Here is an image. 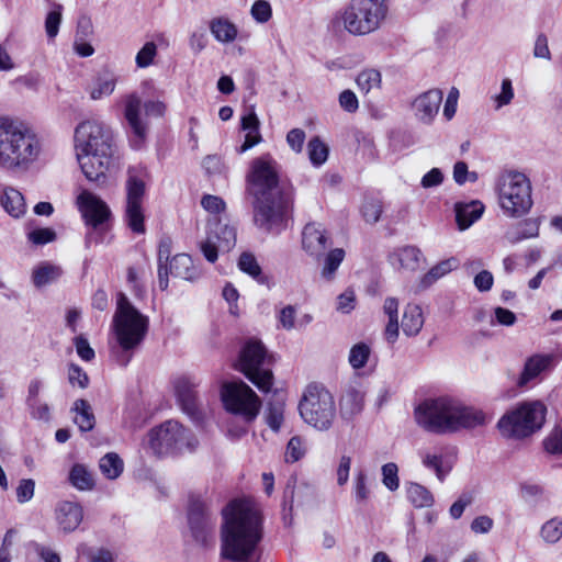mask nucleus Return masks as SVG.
I'll use <instances>...</instances> for the list:
<instances>
[{
  "label": "nucleus",
  "instance_id": "nucleus-1",
  "mask_svg": "<svg viewBox=\"0 0 562 562\" xmlns=\"http://www.w3.org/2000/svg\"><path fill=\"white\" fill-rule=\"evenodd\" d=\"M246 180L247 192L254 199L255 224L269 234L279 235L292 217L293 187L280 179L279 165L269 154L251 161Z\"/></svg>",
  "mask_w": 562,
  "mask_h": 562
},
{
  "label": "nucleus",
  "instance_id": "nucleus-2",
  "mask_svg": "<svg viewBox=\"0 0 562 562\" xmlns=\"http://www.w3.org/2000/svg\"><path fill=\"white\" fill-rule=\"evenodd\" d=\"M221 553L232 561H246L262 538V521L258 509L248 499H233L223 509Z\"/></svg>",
  "mask_w": 562,
  "mask_h": 562
},
{
  "label": "nucleus",
  "instance_id": "nucleus-3",
  "mask_svg": "<svg viewBox=\"0 0 562 562\" xmlns=\"http://www.w3.org/2000/svg\"><path fill=\"white\" fill-rule=\"evenodd\" d=\"M414 417L419 427L436 435L453 434L486 424L482 411L449 396L424 400L415 407Z\"/></svg>",
  "mask_w": 562,
  "mask_h": 562
},
{
  "label": "nucleus",
  "instance_id": "nucleus-4",
  "mask_svg": "<svg viewBox=\"0 0 562 562\" xmlns=\"http://www.w3.org/2000/svg\"><path fill=\"white\" fill-rule=\"evenodd\" d=\"M75 148L86 178L104 183L115 153L111 128L95 120L81 122L75 130Z\"/></svg>",
  "mask_w": 562,
  "mask_h": 562
},
{
  "label": "nucleus",
  "instance_id": "nucleus-5",
  "mask_svg": "<svg viewBox=\"0 0 562 562\" xmlns=\"http://www.w3.org/2000/svg\"><path fill=\"white\" fill-rule=\"evenodd\" d=\"M149 319L128 300L125 293L116 295V308L112 318L110 340L111 357L121 367H126L144 341Z\"/></svg>",
  "mask_w": 562,
  "mask_h": 562
},
{
  "label": "nucleus",
  "instance_id": "nucleus-6",
  "mask_svg": "<svg viewBox=\"0 0 562 562\" xmlns=\"http://www.w3.org/2000/svg\"><path fill=\"white\" fill-rule=\"evenodd\" d=\"M40 153V140L30 128L8 117H0V168L26 170Z\"/></svg>",
  "mask_w": 562,
  "mask_h": 562
},
{
  "label": "nucleus",
  "instance_id": "nucleus-7",
  "mask_svg": "<svg viewBox=\"0 0 562 562\" xmlns=\"http://www.w3.org/2000/svg\"><path fill=\"white\" fill-rule=\"evenodd\" d=\"M221 396L225 409L239 417L243 422V425L236 430L229 428L228 431L235 437L245 435L248 425L257 418L260 412V398L254 390L241 380L223 384Z\"/></svg>",
  "mask_w": 562,
  "mask_h": 562
},
{
  "label": "nucleus",
  "instance_id": "nucleus-8",
  "mask_svg": "<svg viewBox=\"0 0 562 562\" xmlns=\"http://www.w3.org/2000/svg\"><path fill=\"white\" fill-rule=\"evenodd\" d=\"M530 179L522 172L508 171L498 181L499 205L505 215L519 218L533 205Z\"/></svg>",
  "mask_w": 562,
  "mask_h": 562
},
{
  "label": "nucleus",
  "instance_id": "nucleus-9",
  "mask_svg": "<svg viewBox=\"0 0 562 562\" xmlns=\"http://www.w3.org/2000/svg\"><path fill=\"white\" fill-rule=\"evenodd\" d=\"M547 407L540 401L525 402L505 414L497 423L502 436L524 439L539 430L546 419Z\"/></svg>",
  "mask_w": 562,
  "mask_h": 562
},
{
  "label": "nucleus",
  "instance_id": "nucleus-10",
  "mask_svg": "<svg viewBox=\"0 0 562 562\" xmlns=\"http://www.w3.org/2000/svg\"><path fill=\"white\" fill-rule=\"evenodd\" d=\"M303 420L317 430H328L336 417L333 395L324 386L310 384L299 403Z\"/></svg>",
  "mask_w": 562,
  "mask_h": 562
},
{
  "label": "nucleus",
  "instance_id": "nucleus-11",
  "mask_svg": "<svg viewBox=\"0 0 562 562\" xmlns=\"http://www.w3.org/2000/svg\"><path fill=\"white\" fill-rule=\"evenodd\" d=\"M147 443L157 457L178 453L184 449L193 450L198 446L194 435L176 420H167L150 429Z\"/></svg>",
  "mask_w": 562,
  "mask_h": 562
},
{
  "label": "nucleus",
  "instance_id": "nucleus-12",
  "mask_svg": "<svg viewBox=\"0 0 562 562\" xmlns=\"http://www.w3.org/2000/svg\"><path fill=\"white\" fill-rule=\"evenodd\" d=\"M387 13L385 0H351L345 9V29L353 35H366L379 29Z\"/></svg>",
  "mask_w": 562,
  "mask_h": 562
},
{
  "label": "nucleus",
  "instance_id": "nucleus-13",
  "mask_svg": "<svg viewBox=\"0 0 562 562\" xmlns=\"http://www.w3.org/2000/svg\"><path fill=\"white\" fill-rule=\"evenodd\" d=\"M268 351L259 340L250 339L241 348L237 369L261 392H269L273 384Z\"/></svg>",
  "mask_w": 562,
  "mask_h": 562
},
{
  "label": "nucleus",
  "instance_id": "nucleus-14",
  "mask_svg": "<svg viewBox=\"0 0 562 562\" xmlns=\"http://www.w3.org/2000/svg\"><path fill=\"white\" fill-rule=\"evenodd\" d=\"M148 172L143 165L131 166L127 169L125 183V222L136 234L145 233L143 202L146 193Z\"/></svg>",
  "mask_w": 562,
  "mask_h": 562
},
{
  "label": "nucleus",
  "instance_id": "nucleus-15",
  "mask_svg": "<svg viewBox=\"0 0 562 562\" xmlns=\"http://www.w3.org/2000/svg\"><path fill=\"white\" fill-rule=\"evenodd\" d=\"M79 210L90 227L86 236V245H98L103 241V233L108 229L111 216L109 206L97 195L82 191L77 199Z\"/></svg>",
  "mask_w": 562,
  "mask_h": 562
},
{
  "label": "nucleus",
  "instance_id": "nucleus-16",
  "mask_svg": "<svg viewBox=\"0 0 562 562\" xmlns=\"http://www.w3.org/2000/svg\"><path fill=\"white\" fill-rule=\"evenodd\" d=\"M188 525L192 538L200 546L207 548L215 542L216 517L210 504L201 496H190Z\"/></svg>",
  "mask_w": 562,
  "mask_h": 562
},
{
  "label": "nucleus",
  "instance_id": "nucleus-17",
  "mask_svg": "<svg viewBox=\"0 0 562 562\" xmlns=\"http://www.w3.org/2000/svg\"><path fill=\"white\" fill-rule=\"evenodd\" d=\"M144 108L145 113L151 116H161L165 112V104L160 101H146L142 104V100L136 94H130L125 100L124 116L132 130L133 137L131 139L134 148H139L145 140L147 127L140 119V110Z\"/></svg>",
  "mask_w": 562,
  "mask_h": 562
},
{
  "label": "nucleus",
  "instance_id": "nucleus-18",
  "mask_svg": "<svg viewBox=\"0 0 562 562\" xmlns=\"http://www.w3.org/2000/svg\"><path fill=\"white\" fill-rule=\"evenodd\" d=\"M236 245V229L220 220L209 222L207 236L201 243V251L205 259L215 262L218 252H228Z\"/></svg>",
  "mask_w": 562,
  "mask_h": 562
},
{
  "label": "nucleus",
  "instance_id": "nucleus-19",
  "mask_svg": "<svg viewBox=\"0 0 562 562\" xmlns=\"http://www.w3.org/2000/svg\"><path fill=\"white\" fill-rule=\"evenodd\" d=\"M313 487L306 483L297 484L295 477H290L283 491L282 518L286 526L293 520L292 512L294 503L302 506L313 498Z\"/></svg>",
  "mask_w": 562,
  "mask_h": 562
},
{
  "label": "nucleus",
  "instance_id": "nucleus-20",
  "mask_svg": "<svg viewBox=\"0 0 562 562\" xmlns=\"http://www.w3.org/2000/svg\"><path fill=\"white\" fill-rule=\"evenodd\" d=\"M331 245L330 238L322 224L312 222L307 223L302 231V247L305 252L321 260L327 248Z\"/></svg>",
  "mask_w": 562,
  "mask_h": 562
},
{
  "label": "nucleus",
  "instance_id": "nucleus-21",
  "mask_svg": "<svg viewBox=\"0 0 562 562\" xmlns=\"http://www.w3.org/2000/svg\"><path fill=\"white\" fill-rule=\"evenodd\" d=\"M442 91L430 89L418 95L413 102L415 116L425 124H430L439 112L442 102Z\"/></svg>",
  "mask_w": 562,
  "mask_h": 562
},
{
  "label": "nucleus",
  "instance_id": "nucleus-22",
  "mask_svg": "<svg viewBox=\"0 0 562 562\" xmlns=\"http://www.w3.org/2000/svg\"><path fill=\"white\" fill-rule=\"evenodd\" d=\"M83 519L80 504L63 501L56 506V520L64 532L75 531Z\"/></svg>",
  "mask_w": 562,
  "mask_h": 562
},
{
  "label": "nucleus",
  "instance_id": "nucleus-23",
  "mask_svg": "<svg viewBox=\"0 0 562 562\" xmlns=\"http://www.w3.org/2000/svg\"><path fill=\"white\" fill-rule=\"evenodd\" d=\"M177 398L182 411L192 419L199 420L201 413L198 407L196 392L194 384L188 378H181L176 383Z\"/></svg>",
  "mask_w": 562,
  "mask_h": 562
},
{
  "label": "nucleus",
  "instance_id": "nucleus-24",
  "mask_svg": "<svg viewBox=\"0 0 562 562\" xmlns=\"http://www.w3.org/2000/svg\"><path fill=\"white\" fill-rule=\"evenodd\" d=\"M423 260L420 249L411 245L396 248L390 256L393 266L408 271H416Z\"/></svg>",
  "mask_w": 562,
  "mask_h": 562
},
{
  "label": "nucleus",
  "instance_id": "nucleus-25",
  "mask_svg": "<svg viewBox=\"0 0 562 562\" xmlns=\"http://www.w3.org/2000/svg\"><path fill=\"white\" fill-rule=\"evenodd\" d=\"M170 274L187 281H195L201 277V270L193 263L191 256L178 254L168 266Z\"/></svg>",
  "mask_w": 562,
  "mask_h": 562
},
{
  "label": "nucleus",
  "instance_id": "nucleus-26",
  "mask_svg": "<svg viewBox=\"0 0 562 562\" xmlns=\"http://www.w3.org/2000/svg\"><path fill=\"white\" fill-rule=\"evenodd\" d=\"M454 210L457 224L461 231H464L482 216L484 205L479 200L469 203L458 202Z\"/></svg>",
  "mask_w": 562,
  "mask_h": 562
},
{
  "label": "nucleus",
  "instance_id": "nucleus-27",
  "mask_svg": "<svg viewBox=\"0 0 562 562\" xmlns=\"http://www.w3.org/2000/svg\"><path fill=\"white\" fill-rule=\"evenodd\" d=\"M539 221L537 218H526L512 225L505 233V239L515 245L524 239L533 238L539 235Z\"/></svg>",
  "mask_w": 562,
  "mask_h": 562
},
{
  "label": "nucleus",
  "instance_id": "nucleus-28",
  "mask_svg": "<svg viewBox=\"0 0 562 562\" xmlns=\"http://www.w3.org/2000/svg\"><path fill=\"white\" fill-rule=\"evenodd\" d=\"M0 204L12 217L19 218L25 214L26 204L23 194L12 188L5 187L0 195Z\"/></svg>",
  "mask_w": 562,
  "mask_h": 562
},
{
  "label": "nucleus",
  "instance_id": "nucleus-29",
  "mask_svg": "<svg viewBox=\"0 0 562 562\" xmlns=\"http://www.w3.org/2000/svg\"><path fill=\"white\" fill-rule=\"evenodd\" d=\"M458 260L454 257L442 260L432 268L429 269L427 273H425L417 285V291H425L430 288L435 282H437L440 278L445 277L452 270L457 269Z\"/></svg>",
  "mask_w": 562,
  "mask_h": 562
},
{
  "label": "nucleus",
  "instance_id": "nucleus-30",
  "mask_svg": "<svg viewBox=\"0 0 562 562\" xmlns=\"http://www.w3.org/2000/svg\"><path fill=\"white\" fill-rule=\"evenodd\" d=\"M68 481L71 486L81 492L91 491L95 485L93 473L81 463H76L71 467Z\"/></svg>",
  "mask_w": 562,
  "mask_h": 562
},
{
  "label": "nucleus",
  "instance_id": "nucleus-31",
  "mask_svg": "<svg viewBox=\"0 0 562 562\" xmlns=\"http://www.w3.org/2000/svg\"><path fill=\"white\" fill-rule=\"evenodd\" d=\"M424 316L420 306L407 304L402 317V329L406 336H416L423 328Z\"/></svg>",
  "mask_w": 562,
  "mask_h": 562
},
{
  "label": "nucleus",
  "instance_id": "nucleus-32",
  "mask_svg": "<svg viewBox=\"0 0 562 562\" xmlns=\"http://www.w3.org/2000/svg\"><path fill=\"white\" fill-rule=\"evenodd\" d=\"M364 395L357 389H349L340 398V413L346 419L352 418L363 408Z\"/></svg>",
  "mask_w": 562,
  "mask_h": 562
},
{
  "label": "nucleus",
  "instance_id": "nucleus-33",
  "mask_svg": "<svg viewBox=\"0 0 562 562\" xmlns=\"http://www.w3.org/2000/svg\"><path fill=\"white\" fill-rule=\"evenodd\" d=\"M72 411L76 413L74 422L81 431L86 432L93 429L95 418L88 401L83 398L77 400L74 403Z\"/></svg>",
  "mask_w": 562,
  "mask_h": 562
},
{
  "label": "nucleus",
  "instance_id": "nucleus-34",
  "mask_svg": "<svg viewBox=\"0 0 562 562\" xmlns=\"http://www.w3.org/2000/svg\"><path fill=\"white\" fill-rule=\"evenodd\" d=\"M550 361L551 358L549 356L530 357L525 363L518 384L524 386L537 378L549 366Z\"/></svg>",
  "mask_w": 562,
  "mask_h": 562
},
{
  "label": "nucleus",
  "instance_id": "nucleus-35",
  "mask_svg": "<svg viewBox=\"0 0 562 562\" xmlns=\"http://www.w3.org/2000/svg\"><path fill=\"white\" fill-rule=\"evenodd\" d=\"M213 36L222 43H231L237 36V27L225 18H215L210 23Z\"/></svg>",
  "mask_w": 562,
  "mask_h": 562
},
{
  "label": "nucleus",
  "instance_id": "nucleus-36",
  "mask_svg": "<svg viewBox=\"0 0 562 562\" xmlns=\"http://www.w3.org/2000/svg\"><path fill=\"white\" fill-rule=\"evenodd\" d=\"M99 468L106 479L115 480L122 474L124 463L119 454L110 452L100 459Z\"/></svg>",
  "mask_w": 562,
  "mask_h": 562
},
{
  "label": "nucleus",
  "instance_id": "nucleus-37",
  "mask_svg": "<svg viewBox=\"0 0 562 562\" xmlns=\"http://www.w3.org/2000/svg\"><path fill=\"white\" fill-rule=\"evenodd\" d=\"M407 498L416 508L430 507L434 504L431 493L423 485L409 483L406 487Z\"/></svg>",
  "mask_w": 562,
  "mask_h": 562
},
{
  "label": "nucleus",
  "instance_id": "nucleus-38",
  "mask_svg": "<svg viewBox=\"0 0 562 562\" xmlns=\"http://www.w3.org/2000/svg\"><path fill=\"white\" fill-rule=\"evenodd\" d=\"M114 88L115 78L112 74L108 71L99 74L90 90V97L93 100H99L103 97L110 95L114 91Z\"/></svg>",
  "mask_w": 562,
  "mask_h": 562
},
{
  "label": "nucleus",
  "instance_id": "nucleus-39",
  "mask_svg": "<svg viewBox=\"0 0 562 562\" xmlns=\"http://www.w3.org/2000/svg\"><path fill=\"white\" fill-rule=\"evenodd\" d=\"M61 274V269L50 263L38 266L32 274L33 283L37 288H42L57 280Z\"/></svg>",
  "mask_w": 562,
  "mask_h": 562
},
{
  "label": "nucleus",
  "instance_id": "nucleus-40",
  "mask_svg": "<svg viewBox=\"0 0 562 562\" xmlns=\"http://www.w3.org/2000/svg\"><path fill=\"white\" fill-rule=\"evenodd\" d=\"M371 348L368 344L360 341L355 344L349 351L348 362L355 370L364 368L370 359Z\"/></svg>",
  "mask_w": 562,
  "mask_h": 562
},
{
  "label": "nucleus",
  "instance_id": "nucleus-41",
  "mask_svg": "<svg viewBox=\"0 0 562 562\" xmlns=\"http://www.w3.org/2000/svg\"><path fill=\"white\" fill-rule=\"evenodd\" d=\"M239 269L256 279L259 283L266 284L267 278L261 273V268L255 256L250 252H243L238 260Z\"/></svg>",
  "mask_w": 562,
  "mask_h": 562
},
{
  "label": "nucleus",
  "instance_id": "nucleus-42",
  "mask_svg": "<svg viewBox=\"0 0 562 562\" xmlns=\"http://www.w3.org/2000/svg\"><path fill=\"white\" fill-rule=\"evenodd\" d=\"M323 258L324 267L322 269V277L326 280H331L345 258V250L342 248L331 249L326 256L324 255Z\"/></svg>",
  "mask_w": 562,
  "mask_h": 562
},
{
  "label": "nucleus",
  "instance_id": "nucleus-43",
  "mask_svg": "<svg viewBox=\"0 0 562 562\" xmlns=\"http://www.w3.org/2000/svg\"><path fill=\"white\" fill-rule=\"evenodd\" d=\"M540 536L549 544L560 541L562 538V519L554 517L546 521L540 529Z\"/></svg>",
  "mask_w": 562,
  "mask_h": 562
},
{
  "label": "nucleus",
  "instance_id": "nucleus-44",
  "mask_svg": "<svg viewBox=\"0 0 562 562\" xmlns=\"http://www.w3.org/2000/svg\"><path fill=\"white\" fill-rule=\"evenodd\" d=\"M308 157L314 166L323 165L328 157V147L318 136L313 137L307 144Z\"/></svg>",
  "mask_w": 562,
  "mask_h": 562
},
{
  "label": "nucleus",
  "instance_id": "nucleus-45",
  "mask_svg": "<svg viewBox=\"0 0 562 562\" xmlns=\"http://www.w3.org/2000/svg\"><path fill=\"white\" fill-rule=\"evenodd\" d=\"M356 81L360 90L368 93L372 89L380 87L381 74L376 69H366L358 75Z\"/></svg>",
  "mask_w": 562,
  "mask_h": 562
},
{
  "label": "nucleus",
  "instance_id": "nucleus-46",
  "mask_svg": "<svg viewBox=\"0 0 562 562\" xmlns=\"http://www.w3.org/2000/svg\"><path fill=\"white\" fill-rule=\"evenodd\" d=\"M82 548V554L87 557L88 562H115V554L108 548Z\"/></svg>",
  "mask_w": 562,
  "mask_h": 562
},
{
  "label": "nucleus",
  "instance_id": "nucleus-47",
  "mask_svg": "<svg viewBox=\"0 0 562 562\" xmlns=\"http://www.w3.org/2000/svg\"><path fill=\"white\" fill-rule=\"evenodd\" d=\"M266 423L273 431L280 430L283 423V404H269L266 413Z\"/></svg>",
  "mask_w": 562,
  "mask_h": 562
},
{
  "label": "nucleus",
  "instance_id": "nucleus-48",
  "mask_svg": "<svg viewBox=\"0 0 562 562\" xmlns=\"http://www.w3.org/2000/svg\"><path fill=\"white\" fill-rule=\"evenodd\" d=\"M27 239L35 246H43L56 239V232L49 227L35 228L27 233Z\"/></svg>",
  "mask_w": 562,
  "mask_h": 562
},
{
  "label": "nucleus",
  "instance_id": "nucleus-49",
  "mask_svg": "<svg viewBox=\"0 0 562 562\" xmlns=\"http://www.w3.org/2000/svg\"><path fill=\"white\" fill-rule=\"evenodd\" d=\"M305 447L303 439L299 436L292 437L286 446L285 450V461L286 462H296L305 454Z\"/></svg>",
  "mask_w": 562,
  "mask_h": 562
},
{
  "label": "nucleus",
  "instance_id": "nucleus-50",
  "mask_svg": "<svg viewBox=\"0 0 562 562\" xmlns=\"http://www.w3.org/2000/svg\"><path fill=\"white\" fill-rule=\"evenodd\" d=\"M61 9L63 7L58 4L56 10L48 12L46 15L45 31L48 38H55L58 34L61 22Z\"/></svg>",
  "mask_w": 562,
  "mask_h": 562
},
{
  "label": "nucleus",
  "instance_id": "nucleus-51",
  "mask_svg": "<svg viewBox=\"0 0 562 562\" xmlns=\"http://www.w3.org/2000/svg\"><path fill=\"white\" fill-rule=\"evenodd\" d=\"M514 89L513 83L509 78H505L502 81L501 92L494 97V100L496 102L495 109L498 110L505 105H508L512 100L514 99Z\"/></svg>",
  "mask_w": 562,
  "mask_h": 562
},
{
  "label": "nucleus",
  "instance_id": "nucleus-52",
  "mask_svg": "<svg viewBox=\"0 0 562 562\" xmlns=\"http://www.w3.org/2000/svg\"><path fill=\"white\" fill-rule=\"evenodd\" d=\"M397 465L393 462L386 463L382 467V475H383V484L390 491H396L400 485L398 476H397Z\"/></svg>",
  "mask_w": 562,
  "mask_h": 562
},
{
  "label": "nucleus",
  "instance_id": "nucleus-53",
  "mask_svg": "<svg viewBox=\"0 0 562 562\" xmlns=\"http://www.w3.org/2000/svg\"><path fill=\"white\" fill-rule=\"evenodd\" d=\"M157 54V46L154 42H147L136 55V65L140 68L148 67Z\"/></svg>",
  "mask_w": 562,
  "mask_h": 562
},
{
  "label": "nucleus",
  "instance_id": "nucleus-54",
  "mask_svg": "<svg viewBox=\"0 0 562 562\" xmlns=\"http://www.w3.org/2000/svg\"><path fill=\"white\" fill-rule=\"evenodd\" d=\"M68 381L72 386L86 389L89 385V376L78 364L71 363L68 368Z\"/></svg>",
  "mask_w": 562,
  "mask_h": 562
},
{
  "label": "nucleus",
  "instance_id": "nucleus-55",
  "mask_svg": "<svg viewBox=\"0 0 562 562\" xmlns=\"http://www.w3.org/2000/svg\"><path fill=\"white\" fill-rule=\"evenodd\" d=\"M251 16L259 23H266L270 20L272 10L268 1L257 0L251 7Z\"/></svg>",
  "mask_w": 562,
  "mask_h": 562
},
{
  "label": "nucleus",
  "instance_id": "nucleus-56",
  "mask_svg": "<svg viewBox=\"0 0 562 562\" xmlns=\"http://www.w3.org/2000/svg\"><path fill=\"white\" fill-rule=\"evenodd\" d=\"M296 308L293 305H286L278 314V322L285 330H291L295 327Z\"/></svg>",
  "mask_w": 562,
  "mask_h": 562
},
{
  "label": "nucleus",
  "instance_id": "nucleus-57",
  "mask_svg": "<svg viewBox=\"0 0 562 562\" xmlns=\"http://www.w3.org/2000/svg\"><path fill=\"white\" fill-rule=\"evenodd\" d=\"M369 488L367 487V475L363 471H359L355 477V498L357 503H363L369 497Z\"/></svg>",
  "mask_w": 562,
  "mask_h": 562
},
{
  "label": "nucleus",
  "instance_id": "nucleus-58",
  "mask_svg": "<svg viewBox=\"0 0 562 562\" xmlns=\"http://www.w3.org/2000/svg\"><path fill=\"white\" fill-rule=\"evenodd\" d=\"M356 306V294L351 289H347L337 297V310L341 313L348 314Z\"/></svg>",
  "mask_w": 562,
  "mask_h": 562
},
{
  "label": "nucleus",
  "instance_id": "nucleus-59",
  "mask_svg": "<svg viewBox=\"0 0 562 562\" xmlns=\"http://www.w3.org/2000/svg\"><path fill=\"white\" fill-rule=\"evenodd\" d=\"M362 214L368 223H376L382 214V205L379 201H369L362 206Z\"/></svg>",
  "mask_w": 562,
  "mask_h": 562
},
{
  "label": "nucleus",
  "instance_id": "nucleus-60",
  "mask_svg": "<svg viewBox=\"0 0 562 562\" xmlns=\"http://www.w3.org/2000/svg\"><path fill=\"white\" fill-rule=\"evenodd\" d=\"M35 483L31 479H24L20 481L16 487V499L23 504L29 502L34 495Z\"/></svg>",
  "mask_w": 562,
  "mask_h": 562
},
{
  "label": "nucleus",
  "instance_id": "nucleus-61",
  "mask_svg": "<svg viewBox=\"0 0 562 562\" xmlns=\"http://www.w3.org/2000/svg\"><path fill=\"white\" fill-rule=\"evenodd\" d=\"M74 345L78 356L85 360L90 361L94 358V350L90 347L88 339L82 335L75 337Z\"/></svg>",
  "mask_w": 562,
  "mask_h": 562
},
{
  "label": "nucleus",
  "instance_id": "nucleus-62",
  "mask_svg": "<svg viewBox=\"0 0 562 562\" xmlns=\"http://www.w3.org/2000/svg\"><path fill=\"white\" fill-rule=\"evenodd\" d=\"M201 204L207 212L213 214H218L225 210V202L216 195H204L201 200Z\"/></svg>",
  "mask_w": 562,
  "mask_h": 562
},
{
  "label": "nucleus",
  "instance_id": "nucleus-63",
  "mask_svg": "<svg viewBox=\"0 0 562 562\" xmlns=\"http://www.w3.org/2000/svg\"><path fill=\"white\" fill-rule=\"evenodd\" d=\"M520 494L521 497L527 502H536L538 501L542 494V486L533 483H522L520 484Z\"/></svg>",
  "mask_w": 562,
  "mask_h": 562
},
{
  "label": "nucleus",
  "instance_id": "nucleus-64",
  "mask_svg": "<svg viewBox=\"0 0 562 562\" xmlns=\"http://www.w3.org/2000/svg\"><path fill=\"white\" fill-rule=\"evenodd\" d=\"M544 448L550 453H562V429H555L549 435Z\"/></svg>",
  "mask_w": 562,
  "mask_h": 562
}]
</instances>
